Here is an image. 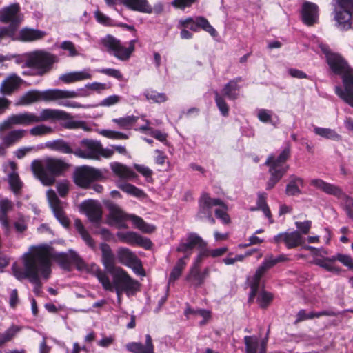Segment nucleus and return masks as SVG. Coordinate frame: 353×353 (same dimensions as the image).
Returning <instances> with one entry per match:
<instances>
[{
	"instance_id": "nucleus-1",
	"label": "nucleus",
	"mask_w": 353,
	"mask_h": 353,
	"mask_svg": "<svg viewBox=\"0 0 353 353\" xmlns=\"http://www.w3.org/2000/svg\"><path fill=\"white\" fill-rule=\"evenodd\" d=\"M52 251L53 248L51 246L43 244L31 247L27 252L39 263L46 278H50L52 273L51 260L65 270H70L72 265H76L78 268H81L83 265L82 259L74 251L70 250L68 253Z\"/></svg>"
},
{
	"instance_id": "nucleus-2",
	"label": "nucleus",
	"mask_w": 353,
	"mask_h": 353,
	"mask_svg": "<svg viewBox=\"0 0 353 353\" xmlns=\"http://www.w3.org/2000/svg\"><path fill=\"white\" fill-rule=\"evenodd\" d=\"M325 57L331 72L341 77L343 88L339 85L336 86L335 94L353 108V68L339 53L327 51L325 52Z\"/></svg>"
},
{
	"instance_id": "nucleus-3",
	"label": "nucleus",
	"mask_w": 353,
	"mask_h": 353,
	"mask_svg": "<svg viewBox=\"0 0 353 353\" xmlns=\"http://www.w3.org/2000/svg\"><path fill=\"white\" fill-rule=\"evenodd\" d=\"M101 252V261L107 272L113 274V285L119 294L120 290L125 292L139 290L140 283L133 279L128 273L120 267H116V259L110 246L106 243L99 245Z\"/></svg>"
},
{
	"instance_id": "nucleus-4",
	"label": "nucleus",
	"mask_w": 353,
	"mask_h": 353,
	"mask_svg": "<svg viewBox=\"0 0 353 353\" xmlns=\"http://www.w3.org/2000/svg\"><path fill=\"white\" fill-rule=\"evenodd\" d=\"M70 165L61 159L48 157L42 163L35 159L31 163V170L43 185H52L56 178L64 175Z\"/></svg>"
},
{
	"instance_id": "nucleus-5",
	"label": "nucleus",
	"mask_w": 353,
	"mask_h": 353,
	"mask_svg": "<svg viewBox=\"0 0 353 353\" xmlns=\"http://www.w3.org/2000/svg\"><path fill=\"white\" fill-rule=\"evenodd\" d=\"M22 261L23 268L16 263L12 265L13 275L19 281L28 279L30 283L34 285V293L38 296L42 292V283L39 275L46 280L49 278L44 276L42 268L39 266V263L27 252L23 255Z\"/></svg>"
},
{
	"instance_id": "nucleus-6",
	"label": "nucleus",
	"mask_w": 353,
	"mask_h": 353,
	"mask_svg": "<svg viewBox=\"0 0 353 353\" xmlns=\"http://www.w3.org/2000/svg\"><path fill=\"white\" fill-rule=\"evenodd\" d=\"M292 153L291 145L289 142L285 143L277 157L274 154H270L265 162V165L269 167V173L270 176L266 183L265 189L270 190L281 181L283 176L287 173L289 165L286 162L290 159Z\"/></svg>"
},
{
	"instance_id": "nucleus-7",
	"label": "nucleus",
	"mask_w": 353,
	"mask_h": 353,
	"mask_svg": "<svg viewBox=\"0 0 353 353\" xmlns=\"http://www.w3.org/2000/svg\"><path fill=\"white\" fill-rule=\"evenodd\" d=\"M70 118L68 112L54 109H43L40 115L30 112H23L11 115L12 123L14 125L28 126L34 123L46 121L50 119H66Z\"/></svg>"
},
{
	"instance_id": "nucleus-8",
	"label": "nucleus",
	"mask_w": 353,
	"mask_h": 353,
	"mask_svg": "<svg viewBox=\"0 0 353 353\" xmlns=\"http://www.w3.org/2000/svg\"><path fill=\"white\" fill-rule=\"evenodd\" d=\"M88 95L89 94L87 92L79 93L74 90L52 89L41 92L33 90L27 92L21 97L20 103L21 105H30L41 100L47 101H55L79 97H87Z\"/></svg>"
},
{
	"instance_id": "nucleus-9",
	"label": "nucleus",
	"mask_w": 353,
	"mask_h": 353,
	"mask_svg": "<svg viewBox=\"0 0 353 353\" xmlns=\"http://www.w3.org/2000/svg\"><path fill=\"white\" fill-rule=\"evenodd\" d=\"M109 210L108 219L110 222L117 224L119 228H127L125 223L127 219H130L134 226L145 233H151L154 231L155 227L147 223L141 217L134 214L127 215L116 204L110 203L108 205Z\"/></svg>"
},
{
	"instance_id": "nucleus-10",
	"label": "nucleus",
	"mask_w": 353,
	"mask_h": 353,
	"mask_svg": "<svg viewBox=\"0 0 353 353\" xmlns=\"http://www.w3.org/2000/svg\"><path fill=\"white\" fill-rule=\"evenodd\" d=\"M56 62V55L44 50H36L28 55L25 65L28 68L35 69L34 74L41 77L51 71Z\"/></svg>"
},
{
	"instance_id": "nucleus-11",
	"label": "nucleus",
	"mask_w": 353,
	"mask_h": 353,
	"mask_svg": "<svg viewBox=\"0 0 353 353\" xmlns=\"http://www.w3.org/2000/svg\"><path fill=\"white\" fill-rule=\"evenodd\" d=\"M179 27L182 28L180 32V37L183 39H190L193 37V34L188 30L187 28L195 32L203 30L208 32L213 37L218 35L217 31L210 23L208 20L203 16H198L195 18L190 17L185 19H181L179 21Z\"/></svg>"
},
{
	"instance_id": "nucleus-12",
	"label": "nucleus",
	"mask_w": 353,
	"mask_h": 353,
	"mask_svg": "<svg viewBox=\"0 0 353 353\" xmlns=\"http://www.w3.org/2000/svg\"><path fill=\"white\" fill-rule=\"evenodd\" d=\"M310 185L329 195H332L343 202L344 210L347 216L353 219V199L347 195L342 189L334 184L327 183L321 179H314Z\"/></svg>"
},
{
	"instance_id": "nucleus-13",
	"label": "nucleus",
	"mask_w": 353,
	"mask_h": 353,
	"mask_svg": "<svg viewBox=\"0 0 353 353\" xmlns=\"http://www.w3.org/2000/svg\"><path fill=\"white\" fill-rule=\"evenodd\" d=\"M137 40L133 39L129 42L128 47L121 44L120 40L111 34H108L101 40V43L105 48L106 51L113 54L115 57L121 61H127L134 51V43Z\"/></svg>"
},
{
	"instance_id": "nucleus-14",
	"label": "nucleus",
	"mask_w": 353,
	"mask_h": 353,
	"mask_svg": "<svg viewBox=\"0 0 353 353\" xmlns=\"http://www.w3.org/2000/svg\"><path fill=\"white\" fill-rule=\"evenodd\" d=\"M73 179L77 186L87 189L92 183L105 181V177L101 170L89 165H82L75 169Z\"/></svg>"
},
{
	"instance_id": "nucleus-15",
	"label": "nucleus",
	"mask_w": 353,
	"mask_h": 353,
	"mask_svg": "<svg viewBox=\"0 0 353 353\" xmlns=\"http://www.w3.org/2000/svg\"><path fill=\"white\" fill-rule=\"evenodd\" d=\"M336 261H339L343 265L347 267L350 270H353L352 258L349 255L341 253H338L337 254L331 257L314 259L313 260V263L316 265L324 268L328 272L339 274L341 272V268L333 264Z\"/></svg>"
},
{
	"instance_id": "nucleus-16",
	"label": "nucleus",
	"mask_w": 353,
	"mask_h": 353,
	"mask_svg": "<svg viewBox=\"0 0 353 353\" xmlns=\"http://www.w3.org/2000/svg\"><path fill=\"white\" fill-rule=\"evenodd\" d=\"M117 258L120 263L132 268L137 275L145 276V271L141 261L131 250L127 248H119L117 250Z\"/></svg>"
},
{
	"instance_id": "nucleus-17",
	"label": "nucleus",
	"mask_w": 353,
	"mask_h": 353,
	"mask_svg": "<svg viewBox=\"0 0 353 353\" xmlns=\"http://www.w3.org/2000/svg\"><path fill=\"white\" fill-rule=\"evenodd\" d=\"M225 207V204L221 199L210 197L207 192H203L198 200V212L196 219L200 221H205L206 217L212 214V207Z\"/></svg>"
},
{
	"instance_id": "nucleus-18",
	"label": "nucleus",
	"mask_w": 353,
	"mask_h": 353,
	"mask_svg": "<svg viewBox=\"0 0 353 353\" xmlns=\"http://www.w3.org/2000/svg\"><path fill=\"white\" fill-rule=\"evenodd\" d=\"M19 12L20 6L17 3H12L0 10V22L9 23L8 26L5 27L11 28L12 32L14 34H16L21 23V19L19 16Z\"/></svg>"
},
{
	"instance_id": "nucleus-19",
	"label": "nucleus",
	"mask_w": 353,
	"mask_h": 353,
	"mask_svg": "<svg viewBox=\"0 0 353 353\" xmlns=\"http://www.w3.org/2000/svg\"><path fill=\"white\" fill-rule=\"evenodd\" d=\"M100 142L93 139H83L80 141V148H75L74 155L87 159L99 158Z\"/></svg>"
},
{
	"instance_id": "nucleus-20",
	"label": "nucleus",
	"mask_w": 353,
	"mask_h": 353,
	"mask_svg": "<svg viewBox=\"0 0 353 353\" xmlns=\"http://www.w3.org/2000/svg\"><path fill=\"white\" fill-rule=\"evenodd\" d=\"M117 236L122 243L138 245L146 250L150 249L152 243L148 238L143 237L135 232H118Z\"/></svg>"
},
{
	"instance_id": "nucleus-21",
	"label": "nucleus",
	"mask_w": 353,
	"mask_h": 353,
	"mask_svg": "<svg viewBox=\"0 0 353 353\" xmlns=\"http://www.w3.org/2000/svg\"><path fill=\"white\" fill-rule=\"evenodd\" d=\"M272 242L279 244L283 242L288 249L295 248L302 245L304 243L303 238L299 231L291 232H281L274 236Z\"/></svg>"
},
{
	"instance_id": "nucleus-22",
	"label": "nucleus",
	"mask_w": 353,
	"mask_h": 353,
	"mask_svg": "<svg viewBox=\"0 0 353 353\" xmlns=\"http://www.w3.org/2000/svg\"><path fill=\"white\" fill-rule=\"evenodd\" d=\"M301 17L303 23L307 26H313L319 21V7L312 2L305 1L301 10Z\"/></svg>"
},
{
	"instance_id": "nucleus-23",
	"label": "nucleus",
	"mask_w": 353,
	"mask_h": 353,
	"mask_svg": "<svg viewBox=\"0 0 353 353\" xmlns=\"http://www.w3.org/2000/svg\"><path fill=\"white\" fill-rule=\"evenodd\" d=\"M81 210L92 223H99L102 218L101 204L93 200L85 201L81 203Z\"/></svg>"
},
{
	"instance_id": "nucleus-24",
	"label": "nucleus",
	"mask_w": 353,
	"mask_h": 353,
	"mask_svg": "<svg viewBox=\"0 0 353 353\" xmlns=\"http://www.w3.org/2000/svg\"><path fill=\"white\" fill-rule=\"evenodd\" d=\"M45 145L50 150L61 154H74L75 152L76 148L74 143H70L62 139L47 141Z\"/></svg>"
},
{
	"instance_id": "nucleus-25",
	"label": "nucleus",
	"mask_w": 353,
	"mask_h": 353,
	"mask_svg": "<svg viewBox=\"0 0 353 353\" xmlns=\"http://www.w3.org/2000/svg\"><path fill=\"white\" fill-rule=\"evenodd\" d=\"M242 81L243 78L241 77H238L229 81L221 90L222 95L229 100H236L239 97V92L241 90V86L239 85V83Z\"/></svg>"
},
{
	"instance_id": "nucleus-26",
	"label": "nucleus",
	"mask_w": 353,
	"mask_h": 353,
	"mask_svg": "<svg viewBox=\"0 0 353 353\" xmlns=\"http://www.w3.org/2000/svg\"><path fill=\"white\" fill-rule=\"evenodd\" d=\"M46 32L38 29L29 28H22L19 32L18 37H15V40L22 42H32L41 40L45 37Z\"/></svg>"
},
{
	"instance_id": "nucleus-27",
	"label": "nucleus",
	"mask_w": 353,
	"mask_h": 353,
	"mask_svg": "<svg viewBox=\"0 0 353 353\" xmlns=\"http://www.w3.org/2000/svg\"><path fill=\"white\" fill-rule=\"evenodd\" d=\"M126 349L132 353H154L152 339L150 334L145 335V344L132 342L126 345Z\"/></svg>"
},
{
	"instance_id": "nucleus-28",
	"label": "nucleus",
	"mask_w": 353,
	"mask_h": 353,
	"mask_svg": "<svg viewBox=\"0 0 353 353\" xmlns=\"http://www.w3.org/2000/svg\"><path fill=\"white\" fill-rule=\"evenodd\" d=\"M353 11L338 9L335 10L334 19L338 27L342 30H347L352 28Z\"/></svg>"
},
{
	"instance_id": "nucleus-29",
	"label": "nucleus",
	"mask_w": 353,
	"mask_h": 353,
	"mask_svg": "<svg viewBox=\"0 0 353 353\" xmlns=\"http://www.w3.org/2000/svg\"><path fill=\"white\" fill-rule=\"evenodd\" d=\"M305 185L304 179L294 174L290 175L289 182L286 185L285 194L290 196L302 194L301 188Z\"/></svg>"
},
{
	"instance_id": "nucleus-30",
	"label": "nucleus",
	"mask_w": 353,
	"mask_h": 353,
	"mask_svg": "<svg viewBox=\"0 0 353 353\" xmlns=\"http://www.w3.org/2000/svg\"><path fill=\"white\" fill-rule=\"evenodd\" d=\"M121 3L132 11L148 14L152 12V8L148 0H121Z\"/></svg>"
},
{
	"instance_id": "nucleus-31",
	"label": "nucleus",
	"mask_w": 353,
	"mask_h": 353,
	"mask_svg": "<svg viewBox=\"0 0 353 353\" xmlns=\"http://www.w3.org/2000/svg\"><path fill=\"white\" fill-rule=\"evenodd\" d=\"M22 79L19 76L15 74H11L2 82L1 92L3 94H11L19 88Z\"/></svg>"
},
{
	"instance_id": "nucleus-32",
	"label": "nucleus",
	"mask_w": 353,
	"mask_h": 353,
	"mask_svg": "<svg viewBox=\"0 0 353 353\" xmlns=\"http://www.w3.org/2000/svg\"><path fill=\"white\" fill-rule=\"evenodd\" d=\"M92 74L86 71H77L63 74L59 76V79L65 84L72 83L85 79H91Z\"/></svg>"
},
{
	"instance_id": "nucleus-33",
	"label": "nucleus",
	"mask_w": 353,
	"mask_h": 353,
	"mask_svg": "<svg viewBox=\"0 0 353 353\" xmlns=\"http://www.w3.org/2000/svg\"><path fill=\"white\" fill-rule=\"evenodd\" d=\"M200 268L197 265H192L185 277V280L195 288L201 287L205 283L201 274Z\"/></svg>"
},
{
	"instance_id": "nucleus-34",
	"label": "nucleus",
	"mask_w": 353,
	"mask_h": 353,
	"mask_svg": "<svg viewBox=\"0 0 353 353\" xmlns=\"http://www.w3.org/2000/svg\"><path fill=\"white\" fill-rule=\"evenodd\" d=\"M112 172L119 177L123 179H132L136 174L126 165L120 163H114L111 165Z\"/></svg>"
},
{
	"instance_id": "nucleus-35",
	"label": "nucleus",
	"mask_w": 353,
	"mask_h": 353,
	"mask_svg": "<svg viewBox=\"0 0 353 353\" xmlns=\"http://www.w3.org/2000/svg\"><path fill=\"white\" fill-rule=\"evenodd\" d=\"M21 331V327L16 325H12L4 332H0V346L11 341Z\"/></svg>"
},
{
	"instance_id": "nucleus-36",
	"label": "nucleus",
	"mask_w": 353,
	"mask_h": 353,
	"mask_svg": "<svg viewBox=\"0 0 353 353\" xmlns=\"http://www.w3.org/2000/svg\"><path fill=\"white\" fill-rule=\"evenodd\" d=\"M314 132L316 134L323 138L339 141L342 140V137L334 130L325 128L315 127Z\"/></svg>"
},
{
	"instance_id": "nucleus-37",
	"label": "nucleus",
	"mask_w": 353,
	"mask_h": 353,
	"mask_svg": "<svg viewBox=\"0 0 353 353\" xmlns=\"http://www.w3.org/2000/svg\"><path fill=\"white\" fill-rule=\"evenodd\" d=\"M118 188L121 190L123 192H126L127 194L135 196L137 198H142L145 196V192L136 187L135 185L128 183H120L118 185Z\"/></svg>"
},
{
	"instance_id": "nucleus-38",
	"label": "nucleus",
	"mask_w": 353,
	"mask_h": 353,
	"mask_svg": "<svg viewBox=\"0 0 353 353\" xmlns=\"http://www.w3.org/2000/svg\"><path fill=\"white\" fill-rule=\"evenodd\" d=\"M143 95L148 101H151L157 103H164L168 99L165 93L158 92L153 89H146L143 92Z\"/></svg>"
},
{
	"instance_id": "nucleus-39",
	"label": "nucleus",
	"mask_w": 353,
	"mask_h": 353,
	"mask_svg": "<svg viewBox=\"0 0 353 353\" xmlns=\"http://www.w3.org/2000/svg\"><path fill=\"white\" fill-rule=\"evenodd\" d=\"M139 117L131 115L125 117L115 118L112 119V122L116 123L120 128L130 130L132 125L137 121Z\"/></svg>"
},
{
	"instance_id": "nucleus-40",
	"label": "nucleus",
	"mask_w": 353,
	"mask_h": 353,
	"mask_svg": "<svg viewBox=\"0 0 353 353\" xmlns=\"http://www.w3.org/2000/svg\"><path fill=\"white\" fill-rule=\"evenodd\" d=\"M8 183L10 190L14 194H19L23 188V183L19 176L16 172H12L8 175Z\"/></svg>"
},
{
	"instance_id": "nucleus-41",
	"label": "nucleus",
	"mask_w": 353,
	"mask_h": 353,
	"mask_svg": "<svg viewBox=\"0 0 353 353\" xmlns=\"http://www.w3.org/2000/svg\"><path fill=\"white\" fill-rule=\"evenodd\" d=\"M95 276L99 280V283L102 285L103 288L105 290L112 291L113 290V285L110 282V280L107 275L105 271L101 270L98 268L95 271Z\"/></svg>"
},
{
	"instance_id": "nucleus-42",
	"label": "nucleus",
	"mask_w": 353,
	"mask_h": 353,
	"mask_svg": "<svg viewBox=\"0 0 353 353\" xmlns=\"http://www.w3.org/2000/svg\"><path fill=\"white\" fill-rule=\"evenodd\" d=\"M186 242L188 243L190 248L192 250L195 247L198 249L201 247L208 245L206 241H205L198 234L194 232H190L188 234Z\"/></svg>"
},
{
	"instance_id": "nucleus-43",
	"label": "nucleus",
	"mask_w": 353,
	"mask_h": 353,
	"mask_svg": "<svg viewBox=\"0 0 353 353\" xmlns=\"http://www.w3.org/2000/svg\"><path fill=\"white\" fill-rule=\"evenodd\" d=\"M214 94L216 105L221 115L223 117H228L229 115L230 108L224 99V96L221 95L217 91H214Z\"/></svg>"
},
{
	"instance_id": "nucleus-44",
	"label": "nucleus",
	"mask_w": 353,
	"mask_h": 353,
	"mask_svg": "<svg viewBox=\"0 0 353 353\" xmlns=\"http://www.w3.org/2000/svg\"><path fill=\"white\" fill-rule=\"evenodd\" d=\"M25 130H14L10 131L3 138V143L7 145L10 146L14 144L15 142L20 140L24 136Z\"/></svg>"
},
{
	"instance_id": "nucleus-45",
	"label": "nucleus",
	"mask_w": 353,
	"mask_h": 353,
	"mask_svg": "<svg viewBox=\"0 0 353 353\" xmlns=\"http://www.w3.org/2000/svg\"><path fill=\"white\" fill-rule=\"evenodd\" d=\"M274 299L272 293L262 290L256 298V301L262 309H266Z\"/></svg>"
},
{
	"instance_id": "nucleus-46",
	"label": "nucleus",
	"mask_w": 353,
	"mask_h": 353,
	"mask_svg": "<svg viewBox=\"0 0 353 353\" xmlns=\"http://www.w3.org/2000/svg\"><path fill=\"white\" fill-rule=\"evenodd\" d=\"M245 353H257L259 349V340L255 336H245L244 337Z\"/></svg>"
},
{
	"instance_id": "nucleus-47",
	"label": "nucleus",
	"mask_w": 353,
	"mask_h": 353,
	"mask_svg": "<svg viewBox=\"0 0 353 353\" xmlns=\"http://www.w3.org/2000/svg\"><path fill=\"white\" fill-rule=\"evenodd\" d=\"M70 115V118L64 119L65 121L63 122L61 125L65 129H78V128H85V122L82 121H74L72 119L71 115Z\"/></svg>"
},
{
	"instance_id": "nucleus-48",
	"label": "nucleus",
	"mask_w": 353,
	"mask_h": 353,
	"mask_svg": "<svg viewBox=\"0 0 353 353\" xmlns=\"http://www.w3.org/2000/svg\"><path fill=\"white\" fill-rule=\"evenodd\" d=\"M52 132L51 127L45 125H39L30 129V133L32 136H43Z\"/></svg>"
},
{
	"instance_id": "nucleus-49",
	"label": "nucleus",
	"mask_w": 353,
	"mask_h": 353,
	"mask_svg": "<svg viewBox=\"0 0 353 353\" xmlns=\"http://www.w3.org/2000/svg\"><path fill=\"white\" fill-rule=\"evenodd\" d=\"M207 246L208 245H205V246L201 247V248L199 249V254H198L197 256L196 257L195 261L192 265H197L198 266L201 267L203 260L205 258L210 256V249H208Z\"/></svg>"
},
{
	"instance_id": "nucleus-50",
	"label": "nucleus",
	"mask_w": 353,
	"mask_h": 353,
	"mask_svg": "<svg viewBox=\"0 0 353 353\" xmlns=\"http://www.w3.org/2000/svg\"><path fill=\"white\" fill-rule=\"evenodd\" d=\"M121 97L119 95H110L103 99L100 102L99 105L102 107H110L119 103L121 101Z\"/></svg>"
},
{
	"instance_id": "nucleus-51",
	"label": "nucleus",
	"mask_w": 353,
	"mask_h": 353,
	"mask_svg": "<svg viewBox=\"0 0 353 353\" xmlns=\"http://www.w3.org/2000/svg\"><path fill=\"white\" fill-rule=\"evenodd\" d=\"M97 71L99 73L114 77L118 80H121L123 79L121 72L119 70L114 68H102L98 70Z\"/></svg>"
},
{
	"instance_id": "nucleus-52",
	"label": "nucleus",
	"mask_w": 353,
	"mask_h": 353,
	"mask_svg": "<svg viewBox=\"0 0 353 353\" xmlns=\"http://www.w3.org/2000/svg\"><path fill=\"white\" fill-rule=\"evenodd\" d=\"M296 228L299 230V232L303 234H307L312 228V221L307 220L303 222L296 221L295 222Z\"/></svg>"
},
{
	"instance_id": "nucleus-53",
	"label": "nucleus",
	"mask_w": 353,
	"mask_h": 353,
	"mask_svg": "<svg viewBox=\"0 0 353 353\" xmlns=\"http://www.w3.org/2000/svg\"><path fill=\"white\" fill-rule=\"evenodd\" d=\"M13 208L12 202L8 199L0 200L1 215H8V213Z\"/></svg>"
},
{
	"instance_id": "nucleus-54",
	"label": "nucleus",
	"mask_w": 353,
	"mask_h": 353,
	"mask_svg": "<svg viewBox=\"0 0 353 353\" xmlns=\"http://www.w3.org/2000/svg\"><path fill=\"white\" fill-rule=\"evenodd\" d=\"M134 168L139 174L145 176L146 179L152 178L153 171L148 167L141 164H134Z\"/></svg>"
},
{
	"instance_id": "nucleus-55",
	"label": "nucleus",
	"mask_w": 353,
	"mask_h": 353,
	"mask_svg": "<svg viewBox=\"0 0 353 353\" xmlns=\"http://www.w3.org/2000/svg\"><path fill=\"white\" fill-rule=\"evenodd\" d=\"M223 209H216L214 211L215 215L218 219H220L223 223L228 224L230 222V218L226 212L227 206L223 207Z\"/></svg>"
},
{
	"instance_id": "nucleus-56",
	"label": "nucleus",
	"mask_w": 353,
	"mask_h": 353,
	"mask_svg": "<svg viewBox=\"0 0 353 353\" xmlns=\"http://www.w3.org/2000/svg\"><path fill=\"white\" fill-rule=\"evenodd\" d=\"M85 88L98 93H100L102 90L109 88L105 83L99 82L88 83L85 85Z\"/></svg>"
},
{
	"instance_id": "nucleus-57",
	"label": "nucleus",
	"mask_w": 353,
	"mask_h": 353,
	"mask_svg": "<svg viewBox=\"0 0 353 353\" xmlns=\"http://www.w3.org/2000/svg\"><path fill=\"white\" fill-rule=\"evenodd\" d=\"M339 314L338 312L333 310H326L320 312H311L312 319L314 318H319L323 316H336Z\"/></svg>"
},
{
	"instance_id": "nucleus-58",
	"label": "nucleus",
	"mask_w": 353,
	"mask_h": 353,
	"mask_svg": "<svg viewBox=\"0 0 353 353\" xmlns=\"http://www.w3.org/2000/svg\"><path fill=\"white\" fill-rule=\"evenodd\" d=\"M197 0H174L172 5L175 8L183 10L185 8L190 7Z\"/></svg>"
},
{
	"instance_id": "nucleus-59",
	"label": "nucleus",
	"mask_w": 353,
	"mask_h": 353,
	"mask_svg": "<svg viewBox=\"0 0 353 353\" xmlns=\"http://www.w3.org/2000/svg\"><path fill=\"white\" fill-rule=\"evenodd\" d=\"M192 250H191L187 242L179 243V246L176 248V252L184 253L185 256L183 258H185L186 259H189V257L192 254Z\"/></svg>"
},
{
	"instance_id": "nucleus-60",
	"label": "nucleus",
	"mask_w": 353,
	"mask_h": 353,
	"mask_svg": "<svg viewBox=\"0 0 353 353\" xmlns=\"http://www.w3.org/2000/svg\"><path fill=\"white\" fill-rule=\"evenodd\" d=\"M61 48L69 51L70 55L72 57L76 56L78 54L74 43L70 41H65L62 42L61 44Z\"/></svg>"
},
{
	"instance_id": "nucleus-61",
	"label": "nucleus",
	"mask_w": 353,
	"mask_h": 353,
	"mask_svg": "<svg viewBox=\"0 0 353 353\" xmlns=\"http://www.w3.org/2000/svg\"><path fill=\"white\" fill-rule=\"evenodd\" d=\"M308 319H312L311 312L307 313L305 310L301 309L296 314V320L294 323L297 325L298 323Z\"/></svg>"
},
{
	"instance_id": "nucleus-62",
	"label": "nucleus",
	"mask_w": 353,
	"mask_h": 353,
	"mask_svg": "<svg viewBox=\"0 0 353 353\" xmlns=\"http://www.w3.org/2000/svg\"><path fill=\"white\" fill-rule=\"evenodd\" d=\"M95 18L101 24L105 25V26H110L111 22V19L106 15H105L103 13H102L101 11L97 10L94 13Z\"/></svg>"
},
{
	"instance_id": "nucleus-63",
	"label": "nucleus",
	"mask_w": 353,
	"mask_h": 353,
	"mask_svg": "<svg viewBox=\"0 0 353 353\" xmlns=\"http://www.w3.org/2000/svg\"><path fill=\"white\" fill-rule=\"evenodd\" d=\"M266 199H267L266 193L259 192L257 194V201H256L257 209L261 210L268 205L267 203V201H266Z\"/></svg>"
},
{
	"instance_id": "nucleus-64",
	"label": "nucleus",
	"mask_w": 353,
	"mask_h": 353,
	"mask_svg": "<svg viewBox=\"0 0 353 353\" xmlns=\"http://www.w3.org/2000/svg\"><path fill=\"white\" fill-rule=\"evenodd\" d=\"M339 9L353 11V0H336Z\"/></svg>"
}]
</instances>
